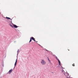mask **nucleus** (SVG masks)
<instances>
[{
  "mask_svg": "<svg viewBox=\"0 0 78 78\" xmlns=\"http://www.w3.org/2000/svg\"><path fill=\"white\" fill-rule=\"evenodd\" d=\"M41 63L42 65H45L46 64V62L44 60H41Z\"/></svg>",
  "mask_w": 78,
  "mask_h": 78,
  "instance_id": "1",
  "label": "nucleus"
},
{
  "mask_svg": "<svg viewBox=\"0 0 78 78\" xmlns=\"http://www.w3.org/2000/svg\"><path fill=\"white\" fill-rule=\"evenodd\" d=\"M31 39H32V40H33V41H34L35 42H37V41H36V40H35V38H34V37H31Z\"/></svg>",
  "mask_w": 78,
  "mask_h": 78,
  "instance_id": "2",
  "label": "nucleus"
},
{
  "mask_svg": "<svg viewBox=\"0 0 78 78\" xmlns=\"http://www.w3.org/2000/svg\"><path fill=\"white\" fill-rule=\"evenodd\" d=\"M56 59L57 60H58V62L59 63V65L60 66H61V62H60V61H59V59H58V58H57V57H56Z\"/></svg>",
  "mask_w": 78,
  "mask_h": 78,
  "instance_id": "3",
  "label": "nucleus"
},
{
  "mask_svg": "<svg viewBox=\"0 0 78 78\" xmlns=\"http://www.w3.org/2000/svg\"><path fill=\"white\" fill-rule=\"evenodd\" d=\"M12 25H13V26H14V28H17L18 27V26H17L15 24H12Z\"/></svg>",
  "mask_w": 78,
  "mask_h": 78,
  "instance_id": "4",
  "label": "nucleus"
},
{
  "mask_svg": "<svg viewBox=\"0 0 78 78\" xmlns=\"http://www.w3.org/2000/svg\"><path fill=\"white\" fill-rule=\"evenodd\" d=\"M12 69H11L9 72V74H11V72H12Z\"/></svg>",
  "mask_w": 78,
  "mask_h": 78,
  "instance_id": "5",
  "label": "nucleus"
},
{
  "mask_svg": "<svg viewBox=\"0 0 78 78\" xmlns=\"http://www.w3.org/2000/svg\"><path fill=\"white\" fill-rule=\"evenodd\" d=\"M6 18L7 19H8V20H10V19L11 20H12L10 18L8 17H6Z\"/></svg>",
  "mask_w": 78,
  "mask_h": 78,
  "instance_id": "6",
  "label": "nucleus"
},
{
  "mask_svg": "<svg viewBox=\"0 0 78 78\" xmlns=\"http://www.w3.org/2000/svg\"><path fill=\"white\" fill-rule=\"evenodd\" d=\"M17 59H16V62L15 63V66H16V63H17Z\"/></svg>",
  "mask_w": 78,
  "mask_h": 78,
  "instance_id": "7",
  "label": "nucleus"
},
{
  "mask_svg": "<svg viewBox=\"0 0 78 78\" xmlns=\"http://www.w3.org/2000/svg\"><path fill=\"white\" fill-rule=\"evenodd\" d=\"M31 39H31V38H30V41H29V43H30V42H31V41H32V40H31Z\"/></svg>",
  "mask_w": 78,
  "mask_h": 78,
  "instance_id": "8",
  "label": "nucleus"
},
{
  "mask_svg": "<svg viewBox=\"0 0 78 78\" xmlns=\"http://www.w3.org/2000/svg\"><path fill=\"white\" fill-rule=\"evenodd\" d=\"M9 25H10V26H11V27L12 28H14V27H13V26H12L11 25L9 24Z\"/></svg>",
  "mask_w": 78,
  "mask_h": 78,
  "instance_id": "9",
  "label": "nucleus"
},
{
  "mask_svg": "<svg viewBox=\"0 0 78 78\" xmlns=\"http://www.w3.org/2000/svg\"><path fill=\"white\" fill-rule=\"evenodd\" d=\"M48 58V61H49L50 62V63H51V62H50V60L49 59V58Z\"/></svg>",
  "mask_w": 78,
  "mask_h": 78,
  "instance_id": "10",
  "label": "nucleus"
},
{
  "mask_svg": "<svg viewBox=\"0 0 78 78\" xmlns=\"http://www.w3.org/2000/svg\"><path fill=\"white\" fill-rule=\"evenodd\" d=\"M72 66H75V64L73 63V64L72 65Z\"/></svg>",
  "mask_w": 78,
  "mask_h": 78,
  "instance_id": "11",
  "label": "nucleus"
},
{
  "mask_svg": "<svg viewBox=\"0 0 78 78\" xmlns=\"http://www.w3.org/2000/svg\"><path fill=\"white\" fill-rule=\"evenodd\" d=\"M18 51H19V50L18 51H17L18 52Z\"/></svg>",
  "mask_w": 78,
  "mask_h": 78,
  "instance_id": "12",
  "label": "nucleus"
}]
</instances>
